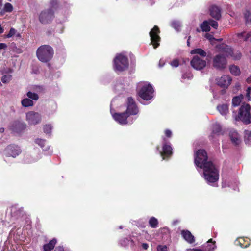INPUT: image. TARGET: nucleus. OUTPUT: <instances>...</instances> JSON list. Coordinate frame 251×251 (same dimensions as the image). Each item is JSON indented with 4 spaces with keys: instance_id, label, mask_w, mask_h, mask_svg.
I'll list each match as a JSON object with an SVG mask.
<instances>
[{
    "instance_id": "nucleus-49",
    "label": "nucleus",
    "mask_w": 251,
    "mask_h": 251,
    "mask_svg": "<svg viewBox=\"0 0 251 251\" xmlns=\"http://www.w3.org/2000/svg\"><path fill=\"white\" fill-rule=\"evenodd\" d=\"M192 75L191 74H184L182 76V79H185L188 78V79H191Z\"/></svg>"
},
{
    "instance_id": "nucleus-11",
    "label": "nucleus",
    "mask_w": 251,
    "mask_h": 251,
    "mask_svg": "<svg viewBox=\"0 0 251 251\" xmlns=\"http://www.w3.org/2000/svg\"><path fill=\"white\" fill-rule=\"evenodd\" d=\"M191 66L197 70H201L206 66V61L199 57L198 55L194 56L191 61Z\"/></svg>"
},
{
    "instance_id": "nucleus-18",
    "label": "nucleus",
    "mask_w": 251,
    "mask_h": 251,
    "mask_svg": "<svg viewBox=\"0 0 251 251\" xmlns=\"http://www.w3.org/2000/svg\"><path fill=\"white\" fill-rule=\"evenodd\" d=\"M221 126L218 123H215L212 126V133L210 136L211 140H213L215 136H218L221 132Z\"/></svg>"
},
{
    "instance_id": "nucleus-39",
    "label": "nucleus",
    "mask_w": 251,
    "mask_h": 251,
    "mask_svg": "<svg viewBox=\"0 0 251 251\" xmlns=\"http://www.w3.org/2000/svg\"><path fill=\"white\" fill-rule=\"evenodd\" d=\"M52 130V126L50 125H46L44 126V131L47 134H50L51 133Z\"/></svg>"
},
{
    "instance_id": "nucleus-61",
    "label": "nucleus",
    "mask_w": 251,
    "mask_h": 251,
    "mask_svg": "<svg viewBox=\"0 0 251 251\" xmlns=\"http://www.w3.org/2000/svg\"><path fill=\"white\" fill-rule=\"evenodd\" d=\"M190 38V36L189 37V38H188V39L187 40V45L189 46H190V42H189Z\"/></svg>"
},
{
    "instance_id": "nucleus-32",
    "label": "nucleus",
    "mask_w": 251,
    "mask_h": 251,
    "mask_svg": "<svg viewBox=\"0 0 251 251\" xmlns=\"http://www.w3.org/2000/svg\"><path fill=\"white\" fill-rule=\"evenodd\" d=\"M243 99V96H236L232 99V105L234 106H238L240 105Z\"/></svg>"
},
{
    "instance_id": "nucleus-48",
    "label": "nucleus",
    "mask_w": 251,
    "mask_h": 251,
    "mask_svg": "<svg viewBox=\"0 0 251 251\" xmlns=\"http://www.w3.org/2000/svg\"><path fill=\"white\" fill-rule=\"evenodd\" d=\"M55 251H71L69 250H65L63 247L59 246L56 248Z\"/></svg>"
},
{
    "instance_id": "nucleus-3",
    "label": "nucleus",
    "mask_w": 251,
    "mask_h": 251,
    "mask_svg": "<svg viewBox=\"0 0 251 251\" xmlns=\"http://www.w3.org/2000/svg\"><path fill=\"white\" fill-rule=\"evenodd\" d=\"M53 48L48 45L41 46L36 51L37 57L40 61L44 63L50 61L53 57Z\"/></svg>"
},
{
    "instance_id": "nucleus-55",
    "label": "nucleus",
    "mask_w": 251,
    "mask_h": 251,
    "mask_svg": "<svg viewBox=\"0 0 251 251\" xmlns=\"http://www.w3.org/2000/svg\"><path fill=\"white\" fill-rule=\"evenodd\" d=\"M3 31H4V29L1 26V25L0 24V34L2 33L3 32Z\"/></svg>"
},
{
    "instance_id": "nucleus-22",
    "label": "nucleus",
    "mask_w": 251,
    "mask_h": 251,
    "mask_svg": "<svg viewBox=\"0 0 251 251\" xmlns=\"http://www.w3.org/2000/svg\"><path fill=\"white\" fill-rule=\"evenodd\" d=\"M181 235L183 238L189 243L192 244L194 242V237L192 235L191 232L188 230H182Z\"/></svg>"
},
{
    "instance_id": "nucleus-33",
    "label": "nucleus",
    "mask_w": 251,
    "mask_h": 251,
    "mask_svg": "<svg viewBox=\"0 0 251 251\" xmlns=\"http://www.w3.org/2000/svg\"><path fill=\"white\" fill-rule=\"evenodd\" d=\"M251 36V33L250 32L246 33L245 32H241L237 34V36L243 41L247 40Z\"/></svg>"
},
{
    "instance_id": "nucleus-24",
    "label": "nucleus",
    "mask_w": 251,
    "mask_h": 251,
    "mask_svg": "<svg viewBox=\"0 0 251 251\" xmlns=\"http://www.w3.org/2000/svg\"><path fill=\"white\" fill-rule=\"evenodd\" d=\"M56 243V240L55 239H52L49 243L44 245L43 247L44 250L45 251H51V250L54 248Z\"/></svg>"
},
{
    "instance_id": "nucleus-31",
    "label": "nucleus",
    "mask_w": 251,
    "mask_h": 251,
    "mask_svg": "<svg viewBox=\"0 0 251 251\" xmlns=\"http://www.w3.org/2000/svg\"><path fill=\"white\" fill-rule=\"evenodd\" d=\"M149 224L152 228H155L158 227V221L156 218L151 217L149 221Z\"/></svg>"
},
{
    "instance_id": "nucleus-54",
    "label": "nucleus",
    "mask_w": 251,
    "mask_h": 251,
    "mask_svg": "<svg viewBox=\"0 0 251 251\" xmlns=\"http://www.w3.org/2000/svg\"><path fill=\"white\" fill-rule=\"evenodd\" d=\"M142 246L143 248L145 250H147L149 247L148 244L147 243H143Z\"/></svg>"
},
{
    "instance_id": "nucleus-23",
    "label": "nucleus",
    "mask_w": 251,
    "mask_h": 251,
    "mask_svg": "<svg viewBox=\"0 0 251 251\" xmlns=\"http://www.w3.org/2000/svg\"><path fill=\"white\" fill-rule=\"evenodd\" d=\"M217 109L223 116H226L229 113L228 105L227 104L218 105Z\"/></svg>"
},
{
    "instance_id": "nucleus-42",
    "label": "nucleus",
    "mask_w": 251,
    "mask_h": 251,
    "mask_svg": "<svg viewBox=\"0 0 251 251\" xmlns=\"http://www.w3.org/2000/svg\"><path fill=\"white\" fill-rule=\"evenodd\" d=\"M209 21V25H210V26H212V27H213L214 29H217L218 26V23L215 21H214L212 19H209L208 20Z\"/></svg>"
},
{
    "instance_id": "nucleus-38",
    "label": "nucleus",
    "mask_w": 251,
    "mask_h": 251,
    "mask_svg": "<svg viewBox=\"0 0 251 251\" xmlns=\"http://www.w3.org/2000/svg\"><path fill=\"white\" fill-rule=\"evenodd\" d=\"M244 241V239L242 238H238L235 241V244L237 245H240L242 248H247L249 246V244H247L245 245L243 244V242Z\"/></svg>"
},
{
    "instance_id": "nucleus-47",
    "label": "nucleus",
    "mask_w": 251,
    "mask_h": 251,
    "mask_svg": "<svg viewBox=\"0 0 251 251\" xmlns=\"http://www.w3.org/2000/svg\"><path fill=\"white\" fill-rule=\"evenodd\" d=\"M205 37L210 41H212L213 40H215L214 38L213 37V36L209 33H206L205 35Z\"/></svg>"
},
{
    "instance_id": "nucleus-5",
    "label": "nucleus",
    "mask_w": 251,
    "mask_h": 251,
    "mask_svg": "<svg viewBox=\"0 0 251 251\" xmlns=\"http://www.w3.org/2000/svg\"><path fill=\"white\" fill-rule=\"evenodd\" d=\"M251 107L249 104L243 105L240 108L239 115L236 120H240L246 124H248L251 122L250 114Z\"/></svg>"
},
{
    "instance_id": "nucleus-17",
    "label": "nucleus",
    "mask_w": 251,
    "mask_h": 251,
    "mask_svg": "<svg viewBox=\"0 0 251 251\" xmlns=\"http://www.w3.org/2000/svg\"><path fill=\"white\" fill-rule=\"evenodd\" d=\"M229 137L232 142L235 144L238 145L241 142L240 137L238 132L233 129H232L229 131Z\"/></svg>"
},
{
    "instance_id": "nucleus-26",
    "label": "nucleus",
    "mask_w": 251,
    "mask_h": 251,
    "mask_svg": "<svg viewBox=\"0 0 251 251\" xmlns=\"http://www.w3.org/2000/svg\"><path fill=\"white\" fill-rule=\"evenodd\" d=\"M21 104L24 107L32 106L34 105V102L32 100L29 99L28 97L23 99L21 101Z\"/></svg>"
},
{
    "instance_id": "nucleus-35",
    "label": "nucleus",
    "mask_w": 251,
    "mask_h": 251,
    "mask_svg": "<svg viewBox=\"0 0 251 251\" xmlns=\"http://www.w3.org/2000/svg\"><path fill=\"white\" fill-rule=\"evenodd\" d=\"M45 142H46V141L45 140H43L41 139H37L35 140V143L36 144H37L38 145H39L42 148H43L44 151H47L48 150H49L50 149V147H47V148H45V149L43 148L44 147V145L45 144Z\"/></svg>"
},
{
    "instance_id": "nucleus-51",
    "label": "nucleus",
    "mask_w": 251,
    "mask_h": 251,
    "mask_svg": "<svg viewBox=\"0 0 251 251\" xmlns=\"http://www.w3.org/2000/svg\"><path fill=\"white\" fill-rule=\"evenodd\" d=\"M185 251H203V250L199 248L187 249Z\"/></svg>"
},
{
    "instance_id": "nucleus-34",
    "label": "nucleus",
    "mask_w": 251,
    "mask_h": 251,
    "mask_svg": "<svg viewBox=\"0 0 251 251\" xmlns=\"http://www.w3.org/2000/svg\"><path fill=\"white\" fill-rule=\"evenodd\" d=\"M27 97L30 100H37L39 99V96L37 94L34 92L29 91L26 94Z\"/></svg>"
},
{
    "instance_id": "nucleus-58",
    "label": "nucleus",
    "mask_w": 251,
    "mask_h": 251,
    "mask_svg": "<svg viewBox=\"0 0 251 251\" xmlns=\"http://www.w3.org/2000/svg\"><path fill=\"white\" fill-rule=\"evenodd\" d=\"M17 37L20 38L21 37V34L20 33L17 32L16 31V33L15 34Z\"/></svg>"
},
{
    "instance_id": "nucleus-16",
    "label": "nucleus",
    "mask_w": 251,
    "mask_h": 251,
    "mask_svg": "<svg viewBox=\"0 0 251 251\" xmlns=\"http://www.w3.org/2000/svg\"><path fill=\"white\" fill-rule=\"evenodd\" d=\"M232 79L229 75H224L216 79L218 85L223 88H227L231 84Z\"/></svg>"
},
{
    "instance_id": "nucleus-30",
    "label": "nucleus",
    "mask_w": 251,
    "mask_h": 251,
    "mask_svg": "<svg viewBox=\"0 0 251 251\" xmlns=\"http://www.w3.org/2000/svg\"><path fill=\"white\" fill-rule=\"evenodd\" d=\"M231 73L234 75H239L240 74V68L235 65H232L229 68Z\"/></svg>"
},
{
    "instance_id": "nucleus-9",
    "label": "nucleus",
    "mask_w": 251,
    "mask_h": 251,
    "mask_svg": "<svg viewBox=\"0 0 251 251\" xmlns=\"http://www.w3.org/2000/svg\"><path fill=\"white\" fill-rule=\"evenodd\" d=\"M139 112V109L133 98L128 97L127 100V108L125 113L129 117L136 115Z\"/></svg>"
},
{
    "instance_id": "nucleus-45",
    "label": "nucleus",
    "mask_w": 251,
    "mask_h": 251,
    "mask_svg": "<svg viewBox=\"0 0 251 251\" xmlns=\"http://www.w3.org/2000/svg\"><path fill=\"white\" fill-rule=\"evenodd\" d=\"M179 61L177 59L173 60L171 63L170 65L174 67H177L179 66Z\"/></svg>"
},
{
    "instance_id": "nucleus-63",
    "label": "nucleus",
    "mask_w": 251,
    "mask_h": 251,
    "mask_svg": "<svg viewBox=\"0 0 251 251\" xmlns=\"http://www.w3.org/2000/svg\"><path fill=\"white\" fill-rule=\"evenodd\" d=\"M2 86V84L1 83V82L0 81V86Z\"/></svg>"
},
{
    "instance_id": "nucleus-60",
    "label": "nucleus",
    "mask_w": 251,
    "mask_h": 251,
    "mask_svg": "<svg viewBox=\"0 0 251 251\" xmlns=\"http://www.w3.org/2000/svg\"><path fill=\"white\" fill-rule=\"evenodd\" d=\"M54 3H56V1L55 0H53L51 2V4L52 6H54Z\"/></svg>"
},
{
    "instance_id": "nucleus-27",
    "label": "nucleus",
    "mask_w": 251,
    "mask_h": 251,
    "mask_svg": "<svg viewBox=\"0 0 251 251\" xmlns=\"http://www.w3.org/2000/svg\"><path fill=\"white\" fill-rule=\"evenodd\" d=\"M200 28L203 32H208L210 30L209 22L208 20L204 21L201 25Z\"/></svg>"
},
{
    "instance_id": "nucleus-21",
    "label": "nucleus",
    "mask_w": 251,
    "mask_h": 251,
    "mask_svg": "<svg viewBox=\"0 0 251 251\" xmlns=\"http://www.w3.org/2000/svg\"><path fill=\"white\" fill-rule=\"evenodd\" d=\"M33 153L30 156H26L25 157L24 161L26 163H31L36 161H37L41 158V155L39 153Z\"/></svg>"
},
{
    "instance_id": "nucleus-41",
    "label": "nucleus",
    "mask_w": 251,
    "mask_h": 251,
    "mask_svg": "<svg viewBox=\"0 0 251 251\" xmlns=\"http://www.w3.org/2000/svg\"><path fill=\"white\" fill-rule=\"evenodd\" d=\"M16 33V30L13 28H11L8 34L5 36L7 38H9L14 36Z\"/></svg>"
},
{
    "instance_id": "nucleus-12",
    "label": "nucleus",
    "mask_w": 251,
    "mask_h": 251,
    "mask_svg": "<svg viewBox=\"0 0 251 251\" xmlns=\"http://www.w3.org/2000/svg\"><path fill=\"white\" fill-rule=\"evenodd\" d=\"M160 31L157 26L154 27L150 32L151 43L153 45L154 48H156L159 45L160 38L159 36Z\"/></svg>"
},
{
    "instance_id": "nucleus-64",
    "label": "nucleus",
    "mask_w": 251,
    "mask_h": 251,
    "mask_svg": "<svg viewBox=\"0 0 251 251\" xmlns=\"http://www.w3.org/2000/svg\"><path fill=\"white\" fill-rule=\"evenodd\" d=\"M218 40H219V41H221V40H222V39H218Z\"/></svg>"
},
{
    "instance_id": "nucleus-40",
    "label": "nucleus",
    "mask_w": 251,
    "mask_h": 251,
    "mask_svg": "<svg viewBox=\"0 0 251 251\" xmlns=\"http://www.w3.org/2000/svg\"><path fill=\"white\" fill-rule=\"evenodd\" d=\"M244 17L246 22L251 24V13L249 11H247L245 13Z\"/></svg>"
},
{
    "instance_id": "nucleus-8",
    "label": "nucleus",
    "mask_w": 251,
    "mask_h": 251,
    "mask_svg": "<svg viewBox=\"0 0 251 251\" xmlns=\"http://www.w3.org/2000/svg\"><path fill=\"white\" fill-rule=\"evenodd\" d=\"M54 18V12L51 9L42 11L39 15V20L42 24H46L50 22Z\"/></svg>"
},
{
    "instance_id": "nucleus-57",
    "label": "nucleus",
    "mask_w": 251,
    "mask_h": 251,
    "mask_svg": "<svg viewBox=\"0 0 251 251\" xmlns=\"http://www.w3.org/2000/svg\"><path fill=\"white\" fill-rule=\"evenodd\" d=\"M14 125H15V126L19 125V126H23V124L22 123H20L19 122H15Z\"/></svg>"
},
{
    "instance_id": "nucleus-56",
    "label": "nucleus",
    "mask_w": 251,
    "mask_h": 251,
    "mask_svg": "<svg viewBox=\"0 0 251 251\" xmlns=\"http://www.w3.org/2000/svg\"><path fill=\"white\" fill-rule=\"evenodd\" d=\"M247 81L249 83H251V75L247 79Z\"/></svg>"
},
{
    "instance_id": "nucleus-25",
    "label": "nucleus",
    "mask_w": 251,
    "mask_h": 251,
    "mask_svg": "<svg viewBox=\"0 0 251 251\" xmlns=\"http://www.w3.org/2000/svg\"><path fill=\"white\" fill-rule=\"evenodd\" d=\"M192 54H197L199 55L201 57H204L207 55V53L205 51L201 48H197L194 49L191 51Z\"/></svg>"
},
{
    "instance_id": "nucleus-13",
    "label": "nucleus",
    "mask_w": 251,
    "mask_h": 251,
    "mask_svg": "<svg viewBox=\"0 0 251 251\" xmlns=\"http://www.w3.org/2000/svg\"><path fill=\"white\" fill-rule=\"evenodd\" d=\"M110 112L113 119L121 125H126L128 123H132V121L129 122V120L127 119L129 116L125 112L122 113H113L111 109Z\"/></svg>"
},
{
    "instance_id": "nucleus-28",
    "label": "nucleus",
    "mask_w": 251,
    "mask_h": 251,
    "mask_svg": "<svg viewBox=\"0 0 251 251\" xmlns=\"http://www.w3.org/2000/svg\"><path fill=\"white\" fill-rule=\"evenodd\" d=\"M13 7L11 3L8 2L6 3L4 5L2 10L0 12V15H3L5 13L11 12L13 11Z\"/></svg>"
},
{
    "instance_id": "nucleus-19",
    "label": "nucleus",
    "mask_w": 251,
    "mask_h": 251,
    "mask_svg": "<svg viewBox=\"0 0 251 251\" xmlns=\"http://www.w3.org/2000/svg\"><path fill=\"white\" fill-rule=\"evenodd\" d=\"M216 248L215 242L212 239H209L202 246L203 251H213Z\"/></svg>"
},
{
    "instance_id": "nucleus-52",
    "label": "nucleus",
    "mask_w": 251,
    "mask_h": 251,
    "mask_svg": "<svg viewBox=\"0 0 251 251\" xmlns=\"http://www.w3.org/2000/svg\"><path fill=\"white\" fill-rule=\"evenodd\" d=\"M7 46L5 43H0V50L5 49Z\"/></svg>"
},
{
    "instance_id": "nucleus-1",
    "label": "nucleus",
    "mask_w": 251,
    "mask_h": 251,
    "mask_svg": "<svg viewBox=\"0 0 251 251\" xmlns=\"http://www.w3.org/2000/svg\"><path fill=\"white\" fill-rule=\"evenodd\" d=\"M207 155L204 150H199L195 153L194 162L198 171L202 169L203 176L207 182L211 185L219 179V172L213 164L207 161Z\"/></svg>"
},
{
    "instance_id": "nucleus-44",
    "label": "nucleus",
    "mask_w": 251,
    "mask_h": 251,
    "mask_svg": "<svg viewBox=\"0 0 251 251\" xmlns=\"http://www.w3.org/2000/svg\"><path fill=\"white\" fill-rule=\"evenodd\" d=\"M157 251H167V248L165 245H159L157 247Z\"/></svg>"
},
{
    "instance_id": "nucleus-36",
    "label": "nucleus",
    "mask_w": 251,
    "mask_h": 251,
    "mask_svg": "<svg viewBox=\"0 0 251 251\" xmlns=\"http://www.w3.org/2000/svg\"><path fill=\"white\" fill-rule=\"evenodd\" d=\"M171 25L176 31H178L181 26V24L179 21H174L172 22Z\"/></svg>"
},
{
    "instance_id": "nucleus-4",
    "label": "nucleus",
    "mask_w": 251,
    "mask_h": 251,
    "mask_svg": "<svg viewBox=\"0 0 251 251\" xmlns=\"http://www.w3.org/2000/svg\"><path fill=\"white\" fill-rule=\"evenodd\" d=\"M128 60L123 54H117L114 59V69L116 71L122 72L127 69Z\"/></svg>"
},
{
    "instance_id": "nucleus-50",
    "label": "nucleus",
    "mask_w": 251,
    "mask_h": 251,
    "mask_svg": "<svg viewBox=\"0 0 251 251\" xmlns=\"http://www.w3.org/2000/svg\"><path fill=\"white\" fill-rule=\"evenodd\" d=\"M165 135L168 137H170L172 135V132L169 129H167L165 131Z\"/></svg>"
},
{
    "instance_id": "nucleus-29",
    "label": "nucleus",
    "mask_w": 251,
    "mask_h": 251,
    "mask_svg": "<svg viewBox=\"0 0 251 251\" xmlns=\"http://www.w3.org/2000/svg\"><path fill=\"white\" fill-rule=\"evenodd\" d=\"M245 142L246 144H251V130H246L245 131Z\"/></svg>"
},
{
    "instance_id": "nucleus-14",
    "label": "nucleus",
    "mask_w": 251,
    "mask_h": 251,
    "mask_svg": "<svg viewBox=\"0 0 251 251\" xmlns=\"http://www.w3.org/2000/svg\"><path fill=\"white\" fill-rule=\"evenodd\" d=\"M159 152L163 160L165 159V157H169L172 154V148L170 143L167 142L165 138H163L162 151H159Z\"/></svg>"
},
{
    "instance_id": "nucleus-15",
    "label": "nucleus",
    "mask_w": 251,
    "mask_h": 251,
    "mask_svg": "<svg viewBox=\"0 0 251 251\" xmlns=\"http://www.w3.org/2000/svg\"><path fill=\"white\" fill-rule=\"evenodd\" d=\"M4 152L6 156H11L15 158L21 153V150L20 147L17 146L10 145L7 147Z\"/></svg>"
},
{
    "instance_id": "nucleus-53",
    "label": "nucleus",
    "mask_w": 251,
    "mask_h": 251,
    "mask_svg": "<svg viewBox=\"0 0 251 251\" xmlns=\"http://www.w3.org/2000/svg\"><path fill=\"white\" fill-rule=\"evenodd\" d=\"M164 64L165 63L164 62V61L162 59H160V61H159V67H163L164 66Z\"/></svg>"
},
{
    "instance_id": "nucleus-37",
    "label": "nucleus",
    "mask_w": 251,
    "mask_h": 251,
    "mask_svg": "<svg viewBox=\"0 0 251 251\" xmlns=\"http://www.w3.org/2000/svg\"><path fill=\"white\" fill-rule=\"evenodd\" d=\"M12 79V75H5L1 77V81L3 83H9Z\"/></svg>"
},
{
    "instance_id": "nucleus-20",
    "label": "nucleus",
    "mask_w": 251,
    "mask_h": 251,
    "mask_svg": "<svg viewBox=\"0 0 251 251\" xmlns=\"http://www.w3.org/2000/svg\"><path fill=\"white\" fill-rule=\"evenodd\" d=\"M210 15L216 20H219L221 18V10L216 6H212L210 9Z\"/></svg>"
},
{
    "instance_id": "nucleus-10",
    "label": "nucleus",
    "mask_w": 251,
    "mask_h": 251,
    "mask_svg": "<svg viewBox=\"0 0 251 251\" xmlns=\"http://www.w3.org/2000/svg\"><path fill=\"white\" fill-rule=\"evenodd\" d=\"M41 115L38 112L29 111L26 114V120L30 125H35L41 121Z\"/></svg>"
},
{
    "instance_id": "nucleus-2",
    "label": "nucleus",
    "mask_w": 251,
    "mask_h": 251,
    "mask_svg": "<svg viewBox=\"0 0 251 251\" xmlns=\"http://www.w3.org/2000/svg\"><path fill=\"white\" fill-rule=\"evenodd\" d=\"M138 95L143 100H149L154 96V89L151 84L147 82H141L137 86Z\"/></svg>"
},
{
    "instance_id": "nucleus-62",
    "label": "nucleus",
    "mask_w": 251,
    "mask_h": 251,
    "mask_svg": "<svg viewBox=\"0 0 251 251\" xmlns=\"http://www.w3.org/2000/svg\"><path fill=\"white\" fill-rule=\"evenodd\" d=\"M122 228H123V227H122V226H119V228H120V229H122Z\"/></svg>"
},
{
    "instance_id": "nucleus-6",
    "label": "nucleus",
    "mask_w": 251,
    "mask_h": 251,
    "mask_svg": "<svg viewBox=\"0 0 251 251\" xmlns=\"http://www.w3.org/2000/svg\"><path fill=\"white\" fill-rule=\"evenodd\" d=\"M222 54H219L215 55L212 59L213 66L218 70H223L226 68L227 60L225 54L220 51Z\"/></svg>"
},
{
    "instance_id": "nucleus-7",
    "label": "nucleus",
    "mask_w": 251,
    "mask_h": 251,
    "mask_svg": "<svg viewBox=\"0 0 251 251\" xmlns=\"http://www.w3.org/2000/svg\"><path fill=\"white\" fill-rule=\"evenodd\" d=\"M218 48L220 51H222L225 54L226 56H230L233 57L234 59L238 60L241 57V54L239 52H233L232 49L228 46L226 44L220 45Z\"/></svg>"
},
{
    "instance_id": "nucleus-43",
    "label": "nucleus",
    "mask_w": 251,
    "mask_h": 251,
    "mask_svg": "<svg viewBox=\"0 0 251 251\" xmlns=\"http://www.w3.org/2000/svg\"><path fill=\"white\" fill-rule=\"evenodd\" d=\"M246 97L248 100H250L251 99V87H249L247 90Z\"/></svg>"
},
{
    "instance_id": "nucleus-59",
    "label": "nucleus",
    "mask_w": 251,
    "mask_h": 251,
    "mask_svg": "<svg viewBox=\"0 0 251 251\" xmlns=\"http://www.w3.org/2000/svg\"><path fill=\"white\" fill-rule=\"evenodd\" d=\"M4 131V128L3 127H1L0 128V132L3 133Z\"/></svg>"
},
{
    "instance_id": "nucleus-46",
    "label": "nucleus",
    "mask_w": 251,
    "mask_h": 251,
    "mask_svg": "<svg viewBox=\"0 0 251 251\" xmlns=\"http://www.w3.org/2000/svg\"><path fill=\"white\" fill-rule=\"evenodd\" d=\"M129 240H128L127 239H125L121 241L120 244L122 246H126L129 244Z\"/></svg>"
}]
</instances>
